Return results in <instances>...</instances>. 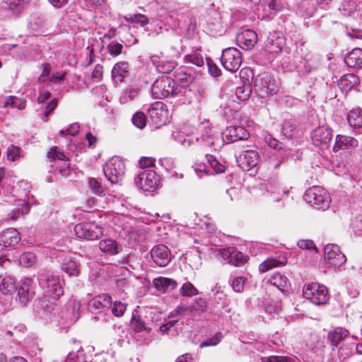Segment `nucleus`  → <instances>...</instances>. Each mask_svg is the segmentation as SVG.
Instances as JSON below:
<instances>
[{
  "instance_id": "nucleus-1",
  "label": "nucleus",
  "mask_w": 362,
  "mask_h": 362,
  "mask_svg": "<svg viewBox=\"0 0 362 362\" xmlns=\"http://www.w3.org/2000/svg\"><path fill=\"white\" fill-rule=\"evenodd\" d=\"M151 93L155 99L180 98L183 95V88L171 78L163 76L154 81Z\"/></svg>"
},
{
  "instance_id": "nucleus-2",
  "label": "nucleus",
  "mask_w": 362,
  "mask_h": 362,
  "mask_svg": "<svg viewBox=\"0 0 362 362\" xmlns=\"http://www.w3.org/2000/svg\"><path fill=\"white\" fill-rule=\"evenodd\" d=\"M39 284L43 290V294L46 296H53L54 299H59L64 293L59 279L57 276L48 270L41 269L38 273Z\"/></svg>"
},
{
  "instance_id": "nucleus-3",
  "label": "nucleus",
  "mask_w": 362,
  "mask_h": 362,
  "mask_svg": "<svg viewBox=\"0 0 362 362\" xmlns=\"http://www.w3.org/2000/svg\"><path fill=\"white\" fill-rule=\"evenodd\" d=\"M304 199L308 203L322 209L328 208L330 203L329 194L319 186L308 189L304 194Z\"/></svg>"
},
{
  "instance_id": "nucleus-4",
  "label": "nucleus",
  "mask_w": 362,
  "mask_h": 362,
  "mask_svg": "<svg viewBox=\"0 0 362 362\" xmlns=\"http://www.w3.org/2000/svg\"><path fill=\"white\" fill-rule=\"evenodd\" d=\"M305 298L315 305H325L329 298L328 289L324 285L312 283L305 286L303 290Z\"/></svg>"
},
{
  "instance_id": "nucleus-5",
  "label": "nucleus",
  "mask_w": 362,
  "mask_h": 362,
  "mask_svg": "<svg viewBox=\"0 0 362 362\" xmlns=\"http://www.w3.org/2000/svg\"><path fill=\"white\" fill-rule=\"evenodd\" d=\"M125 166L122 160L112 158L105 165L103 172L106 178L112 184L120 182L124 175Z\"/></svg>"
},
{
  "instance_id": "nucleus-6",
  "label": "nucleus",
  "mask_w": 362,
  "mask_h": 362,
  "mask_svg": "<svg viewBox=\"0 0 362 362\" xmlns=\"http://www.w3.org/2000/svg\"><path fill=\"white\" fill-rule=\"evenodd\" d=\"M16 300L23 306H25L35 296V284L33 279L25 278L20 281L16 286Z\"/></svg>"
},
{
  "instance_id": "nucleus-7",
  "label": "nucleus",
  "mask_w": 362,
  "mask_h": 362,
  "mask_svg": "<svg viewBox=\"0 0 362 362\" xmlns=\"http://www.w3.org/2000/svg\"><path fill=\"white\" fill-rule=\"evenodd\" d=\"M159 182V176L152 170H143L134 180L136 187L146 192L154 190L158 186Z\"/></svg>"
},
{
  "instance_id": "nucleus-8",
  "label": "nucleus",
  "mask_w": 362,
  "mask_h": 362,
  "mask_svg": "<svg viewBox=\"0 0 362 362\" xmlns=\"http://www.w3.org/2000/svg\"><path fill=\"white\" fill-rule=\"evenodd\" d=\"M74 232L78 238L93 240L103 235V229L94 223H80L75 226Z\"/></svg>"
},
{
  "instance_id": "nucleus-9",
  "label": "nucleus",
  "mask_w": 362,
  "mask_h": 362,
  "mask_svg": "<svg viewBox=\"0 0 362 362\" xmlns=\"http://www.w3.org/2000/svg\"><path fill=\"white\" fill-rule=\"evenodd\" d=\"M254 90L260 98H264L269 95L275 94L278 90V87L272 81L271 76L268 74L264 73L255 80Z\"/></svg>"
},
{
  "instance_id": "nucleus-10",
  "label": "nucleus",
  "mask_w": 362,
  "mask_h": 362,
  "mask_svg": "<svg viewBox=\"0 0 362 362\" xmlns=\"http://www.w3.org/2000/svg\"><path fill=\"white\" fill-rule=\"evenodd\" d=\"M221 63L223 67L230 71H237L242 64L240 52L235 47H228L223 50Z\"/></svg>"
},
{
  "instance_id": "nucleus-11",
  "label": "nucleus",
  "mask_w": 362,
  "mask_h": 362,
  "mask_svg": "<svg viewBox=\"0 0 362 362\" xmlns=\"http://www.w3.org/2000/svg\"><path fill=\"white\" fill-rule=\"evenodd\" d=\"M148 115L152 124L156 128L165 125L169 117L167 107L162 102L153 103L148 109Z\"/></svg>"
},
{
  "instance_id": "nucleus-12",
  "label": "nucleus",
  "mask_w": 362,
  "mask_h": 362,
  "mask_svg": "<svg viewBox=\"0 0 362 362\" xmlns=\"http://www.w3.org/2000/svg\"><path fill=\"white\" fill-rule=\"evenodd\" d=\"M59 299H54L53 296H42L35 305V313L40 317L45 318L58 310L57 301Z\"/></svg>"
},
{
  "instance_id": "nucleus-13",
  "label": "nucleus",
  "mask_w": 362,
  "mask_h": 362,
  "mask_svg": "<svg viewBox=\"0 0 362 362\" xmlns=\"http://www.w3.org/2000/svg\"><path fill=\"white\" fill-rule=\"evenodd\" d=\"M311 137L315 146L321 148H326L329 146L332 139V129L327 126L319 127L313 131Z\"/></svg>"
},
{
  "instance_id": "nucleus-14",
  "label": "nucleus",
  "mask_w": 362,
  "mask_h": 362,
  "mask_svg": "<svg viewBox=\"0 0 362 362\" xmlns=\"http://www.w3.org/2000/svg\"><path fill=\"white\" fill-rule=\"evenodd\" d=\"M325 259L334 267L341 266L346 260V256L335 244H329L325 247Z\"/></svg>"
},
{
  "instance_id": "nucleus-15",
  "label": "nucleus",
  "mask_w": 362,
  "mask_h": 362,
  "mask_svg": "<svg viewBox=\"0 0 362 362\" xmlns=\"http://www.w3.org/2000/svg\"><path fill=\"white\" fill-rule=\"evenodd\" d=\"M285 45V38L280 32H271L264 42V47L267 52L272 54H278L281 52Z\"/></svg>"
},
{
  "instance_id": "nucleus-16",
  "label": "nucleus",
  "mask_w": 362,
  "mask_h": 362,
  "mask_svg": "<svg viewBox=\"0 0 362 362\" xmlns=\"http://www.w3.org/2000/svg\"><path fill=\"white\" fill-rule=\"evenodd\" d=\"M151 257L153 263L160 267L167 266L171 260L169 248L162 244L156 245L151 249Z\"/></svg>"
},
{
  "instance_id": "nucleus-17",
  "label": "nucleus",
  "mask_w": 362,
  "mask_h": 362,
  "mask_svg": "<svg viewBox=\"0 0 362 362\" xmlns=\"http://www.w3.org/2000/svg\"><path fill=\"white\" fill-rule=\"evenodd\" d=\"M112 298L107 293H101L93 298L88 304V310L93 313H103L111 307Z\"/></svg>"
},
{
  "instance_id": "nucleus-18",
  "label": "nucleus",
  "mask_w": 362,
  "mask_h": 362,
  "mask_svg": "<svg viewBox=\"0 0 362 362\" xmlns=\"http://www.w3.org/2000/svg\"><path fill=\"white\" fill-rule=\"evenodd\" d=\"M153 326V322L151 319L143 317L141 315H133L130 321V327L134 334L139 335L142 332L150 333Z\"/></svg>"
},
{
  "instance_id": "nucleus-19",
  "label": "nucleus",
  "mask_w": 362,
  "mask_h": 362,
  "mask_svg": "<svg viewBox=\"0 0 362 362\" xmlns=\"http://www.w3.org/2000/svg\"><path fill=\"white\" fill-rule=\"evenodd\" d=\"M259 160L258 153L255 151H244L237 158L239 167L243 171H249L255 167Z\"/></svg>"
},
{
  "instance_id": "nucleus-20",
  "label": "nucleus",
  "mask_w": 362,
  "mask_h": 362,
  "mask_svg": "<svg viewBox=\"0 0 362 362\" xmlns=\"http://www.w3.org/2000/svg\"><path fill=\"white\" fill-rule=\"evenodd\" d=\"M228 143H233L240 140L247 139L250 136L248 132L240 126H230L223 133Z\"/></svg>"
},
{
  "instance_id": "nucleus-21",
  "label": "nucleus",
  "mask_w": 362,
  "mask_h": 362,
  "mask_svg": "<svg viewBox=\"0 0 362 362\" xmlns=\"http://www.w3.org/2000/svg\"><path fill=\"white\" fill-rule=\"evenodd\" d=\"M236 40L242 49H250L257 42V35L252 30H245L237 35Z\"/></svg>"
},
{
  "instance_id": "nucleus-22",
  "label": "nucleus",
  "mask_w": 362,
  "mask_h": 362,
  "mask_svg": "<svg viewBox=\"0 0 362 362\" xmlns=\"http://www.w3.org/2000/svg\"><path fill=\"white\" fill-rule=\"evenodd\" d=\"M20 240V233L15 228H7L0 233V245L5 247L14 246Z\"/></svg>"
},
{
  "instance_id": "nucleus-23",
  "label": "nucleus",
  "mask_w": 362,
  "mask_h": 362,
  "mask_svg": "<svg viewBox=\"0 0 362 362\" xmlns=\"http://www.w3.org/2000/svg\"><path fill=\"white\" fill-rule=\"evenodd\" d=\"M160 56H164L163 52L160 53V55H153L151 57V61L153 64H156L157 71L163 74H168L171 73L177 66V62L173 59L158 61L157 59Z\"/></svg>"
},
{
  "instance_id": "nucleus-24",
  "label": "nucleus",
  "mask_w": 362,
  "mask_h": 362,
  "mask_svg": "<svg viewBox=\"0 0 362 362\" xmlns=\"http://www.w3.org/2000/svg\"><path fill=\"white\" fill-rule=\"evenodd\" d=\"M358 142L354 137L337 135L336 136L335 144L333 146V151L337 152L341 149H349L358 146Z\"/></svg>"
},
{
  "instance_id": "nucleus-25",
  "label": "nucleus",
  "mask_w": 362,
  "mask_h": 362,
  "mask_svg": "<svg viewBox=\"0 0 362 362\" xmlns=\"http://www.w3.org/2000/svg\"><path fill=\"white\" fill-rule=\"evenodd\" d=\"M100 250L103 253L110 255L118 254L122 250V247L116 240L112 238H105L98 243Z\"/></svg>"
},
{
  "instance_id": "nucleus-26",
  "label": "nucleus",
  "mask_w": 362,
  "mask_h": 362,
  "mask_svg": "<svg viewBox=\"0 0 362 362\" xmlns=\"http://www.w3.org/2000/svg\"><path fill=\"white\" fill-rule=\"evenodd\" d=\"M223 255L229 259V263L235 267H240L244 264L248 259V257L241 252H238L233 247H229L224 250Z\"/></svg>"
},
{
  "instance_id": "nucleus-27",
  "label": "nucleus",
  "mask_w": 362,
  "mask_h": 362,
  "mask_svg": "<svg viewBox=\"0 0 362 362\" xmlns=\"http://www.w3.org/2000/svg\"><path fill=\"white\" fill-rule=\"evenodd\" d=\"M349 126L358 133H362V109L357 108L351 110L347 115Z\"/></svg>"
},
{
  "instance_id": "nucleus-28",
  "label": "nucleus",
  "mask_w": 362,
  "mask_h": 362,
  "mask_svg": "<svg viewBox=\"0 0 362 362\" xmlns=\"http://www.w3.org/2000/svg\"><path fill=\"white\" fill-rule=\"evenodd\" d=\"M207 29L211 35H221L223 31V26L218 13L213 12L212 16L207 21Z\"/></svg>"
},
{
  "instance_id": "nucleus-29",
  "label": "nucleus",
  "mask_w": 362,
  "mask_h": 362,
  "mask_svg": "<svg viewBox=\"0 0 362 362\" xmlns=\"http://www.w3.org/2000/svg\"><path fill=\"white\" fill-rule=\"evenodd\" d=\"M2 10L11 12L12 15H18L24 8L23 0H3L0 4Z\"/></svg>"
},
{
  "instance_id": "nucleus-30",
  "label": "nucleus",
  "mask_w": 362,
  "mask_h": 362,
  "mask_svg": "<svg viewBox=\"0 0 362 362\" xmlns=\"http://www.w3.org/2000/svg\"><path fill=\"white\" fill-rule=\"evenodd\" d=\"M344 62L351 68L362 67V49H354L345 57Z\"/></svg>"
},
{
  "instance_id": "nucleus-31",
  "label": "nucleus",
  "mask_w": 362,
  "mask_h": 362,
  "mask_svg": "<svg viewBox=\"0 0 362 362\" xmlns=\"http://www.w3.org/2000/svg\"><path fill=\"white\" fill-rule=\"evenodd\" d=\"M177 282L171 279L165 277H158L153 280L155 288L163 292L173 291L177 287Z\"/></svg>"
},
{
  "instance_id": "nucleus-32",
  "label": "nucleus",
  "mask_w": 362,
  "mask_h": 362,
  "mask_svg": "<svg viewBox=\"0 0 362 362\" xmlns=\"http://www.w3.org/2000/svg\"><path fill=\"white\" fill-rule=\"evenodd\" d=\"M298 123L296 119L285 118L282 124L281 132L286 137H293L298 132Z\"/></svg>"
},
{
  "instance_id": "nucleus-33",
  "label": "nucleus",
  "mask_w": 362,
  "mask_h": 362,
  "mask_svg": "<svg viewBox=\"0 0 362 362\" xmlns=\"http://www.w3.org/2000/svg\"><path fill=\"white\" fill-rule=\"evenodd\" d=\"M286 262V257H281L279 259L268 258L259 264V270L260 272L264 273L274 267L285 265Z\"/></svg>"
},
{
  "instance_id": "nucleus-34",
  "label": "nucleus",
  "mask_w": 362,
  "mask_h": 362,
  "mask_svg": "<svg viewBox=\"0 0 362 362\" xmlns=\"http://www.w3.org/2000/svg\"><path fill=\"white\" fill-rule=\"evenodd\" d=\"M129 73V65L127 62L117 63L112 70V76L117 82H122Z\"/></svg>"
},
{
  "instance_id": "nucleus-35",
  "label": "nucleus",
  "mask_w": 362,
  "mask_h": 362,
  "mask_svg": "<svg viewBox=\"0 0 362 362\" xmlns=\"http://www.w3.org/2000/svg\"><path fill=\"white\" fill-rule=\"evenodd\" d=\"M16 288L15 280L6 273L0 274V291L4 294L11 293Z\"/></svg>"
},
{
  "instance_id": "nucleus-36",
  "label": "nucleus",
  "mask_w": 362,
  "mask_h": 362,
  "mask_svg": "<svg viewBox=\"0 0 362 362\" xmlns=\"http://www.w3.org/2000/svg\"><path fill=\"white\" fill-rule=\"evenodd\" d=\"M206 307V302L205 299L199 298L191 305L186 306V308H179L177 310H187L188 315L195 316L197 314L205 312Z\"/></svg>"
},
{
  "instance_id": "nucleus-37",
  "label": "nucleus",
  "mask_w": 362,
  "mask_h": 362,
  "mask_svg": "<svg viewBox=\"0 0 362 362\" xmlns=\"http://www.w3.org/2000/svg\"><path fill=\"white\" fill-rule=\"evenodd\" d=\"M61 269L69 276H78L79 272L76 262L69 257L61 259Z\"/></svg>"
},
{
  "instance_id": "nucleus-38",
  "label": "nucleus",
  "mask_w": 362,
  "mask_h": 362,
  "mask_svg": "<svg viewBox=\"0 0 362 362\" xmlns=\"http://www.w3.org/2000/svg\"><path fill=\"white\" fill-rule=\"evenodd\" d=\"M47 25L46 18L42 14L33 13L29 19V27L34 31H38L45 28Z\"/></svg>"
},
{
  "instance_id": "nucleus-39",
  "label": "nucleus",
  "mask_w": 362,
  "mask_h": 362,
  "mask_svg": "<svg viewBox=\"0 0 362 362\" xmlns=\"http://www.w3.org/2000/svg\"><path fill=\"white\" fill-rule=\"evenodd\" d=\"M349 334V332L342 327H337L328 334V339L332 346H337Z\"/></svg>"
},
{
  "instance_id": "nucleus-40",
  "label": "nucleus",
  "mask_w": 362,
  "mask_h": 362,
  "mask_svg": "<svg viewBox=\"0 0 362 362\" xmlns=\"http://www.w3.org/2000/svg\"><path fill=\"white\" fill-rule=\"evenodd\" d=\"M358 81V78L354 74H344L341 77L339 86L342 90L348 91L355 86Z\"/></svg>"
},
{
  "instance_id": "nucleus-41",
  "label": "nucleus",
  "mask_w": 362,
  "mask_h": 362,
  "mask_svg": "<svg viewBox=\"0 0 362 362\" xmlns=\"http://www.w3.org/2000/svg\"><path fill=\"white\" fill-rule=\"evenodd\" d=\"M270 282L272 285L276 286L279 290L284 291V288L287 287L289 281L285 275L277 272L272 276Z\"/></svg>"
},
{
  "instance_id": "nucleus-42",
  "label": "nucleus",
  "mask_w": 362,
  "mask_h": 362,
  "mask_svg": "<svg viewBox=\"0 0 362 362\" xmlns=\"http://www.w3.org/2000/svg\"><path fill=\"white\" fill-rule=\"evenodd\" d=\"M252 88L249 80H247V82L244 81L243 86H238L235 89V95L241 101L247 100L250 98Z\"/></svg>"
},
{
  "instance_id": "nucleus-43",
  "label": "nucleus",
  "mask_w": 362,
  "mask_h": 362,
  "mask_svg": "<svg viewBox=\"0 0 362 362\" xmlns=\"http://www.w3.org/2000/svg\"><path fill=\"white\" fill-rule=\"evenodd\" d=\"M47 157L49 161H54L56 160L69 161L67 156L57 146H52L47 152Z\"/></svg>"
},
{
  "instance_id": "nucleus-44",
  "label": "nucleus",
  "mask_w": 362,
  "mask_h": 362,
  "mask_svg": "<svg viewBox=\"0 0 362 362\" xmlns=\"http://www.w3.org/2000/svg\"><path fill=\"white\" fill-rule=\"evenodd\" d=\"M30 206L28 204H19L8 214V216L10 219L16 221L19 216L28 214Z\"/></svg>"
},
{
  "instance_id": "nucleus-45",
  "label": "nucleus",
  "mask_w": 362,
  "mask_h": 362,
  "mask_svg": "<svg viewBox=\"0 0 362 362\" xmlns=\"http://www.w3.org/2000/svg\"><path fill=\"white\" fill-rule=\"evenodd\" d=\"M184 61L186 63H191L199 67H201L204 64V60L202 55L197 52H194L192 54L186 55L184 57Z\"/></svg>"
},
{
  "instance_id": "nucleus-46",
  "label": "nucleus",
  "mask_w": 362,
  "mask_h": 362,
  "mask_svg": "<svg viewBox=\"0 0 362 362\" xmlns=\"http://www.w3.org/2000/svg\"><path fill=\"white\" fill-rule=\"evenodd\" d=\"M206 158L211 168H213L217 174L225 172L226 169V165L220 163L214 156L207 154L206 155Z\"/></svg>"
},
{
  "instance_id": "nucleus-47",
  "label": "nucleus",
  "mask_w": 362,
  "mask_h": 362,
  "mask_svg": "<svg viewBox=\"0 0 362 362\" xmlns=\"http://www.w3.org/2000/svg\"><path fill=\"white\" fill-rule=\"evenodd\" d=\"M339 11L344 16H354L356 13L355 3L352 2L351 4L349 1H344L339 7Z\"/></svg>"
},
{
  "instance_id": "nucleus-48",
  "label": "nucleus",
  "mask_w": 362,
  "mask_h": 362,
  "mask_svg": "<svg viewBox=\"0 0 362 362\" xmlns=\"http://www.w3.org/2000/svg\"><path fill=\"white\" fill-rule=\"evenodd\" d=\"M88 184L90 189L94 194L98 196L105 195L104 189L101 183L97 179L94 177L89 178Z\"/></svg>"
},
{
  "instance_id": "nucleus-49",
  "label": "nucleus",
  "mask_w": 362,
  "mask_h": 362,
  "mask_svg": "<svg viewBox=\"0 0 362 362\" xmlns=\"http://www.w3.org/2000/svg\"><path fill=\"white\" fill-rule=\"evenodd\" d=\"M175 77L181 83H191L193 80L192 76L187 73L183 67L179 68L175 71Z\"/></svg>"
},
{
  "instance_id": "nucleus-50",
  "label": "nucleus",
  "mask_w": 362,
  "mask_h": 362,
  "mask_svg": "<svg viewBox=\"0 0 362 362\" xmlns=\"http://www.w3.org/2000/svg\"><path fill=\"white\" fill-rule=\"evenodd\" d=\"M132 121L133 124L140 129H144L146 124V117L142 112H136L133 115Z\"/></svg>"
},
{
  "instance_id": "nucleus-51",
  "label": "nucleus",
  "mask_w": 362,
  "mask_h": 362,
  "mask_svg": "<svg viewBox=\"0 0 362 362\" xmlns=\"http://www.w3.org/2000/svg\"><path fill=\"white\" fill-rule=\"evenodd\" d=\"M284 158L280 153H274L269 156L268 159V168L271 169H278L284 162Z\"/></svg>"
},
{
  "instance_id": "nucleus-52",
  "label": "nucleus",
  "mask_w": 362,
  "mask_h": 362,
  "mask_svg": "<svg viewBox=\"0 0 362 362\" xmlns=\"http://www.w3.org/2000/svg\"><path fill=\"white\" fill-rule=\"evenodd\" d=\"M180 294L183 296H192L198 294V290L193 284L187 281L185 283L180 289Z\"/></svg>"
},
{
  "instance_id": "nucleus-53",
  "label": "nucleus",
  "mask_w": 362,
  "mask_h": 362,
  "mask_svg": "<svg viewBox=\"0 0 362 362\" xmlns=\"http://www.w3.org/2000/svg\"><path fill=\"white\" fill-rule=\"evenodd\" d=\"M351 227L356 235H362V214L355 216L351 219Z\"/></svg>"
},
{
  "instance_id": "nucleus-54",
  "label": "nucleus",
  "mask_w": 362,
  "mask_h": 362,
  "mask_svg": "<svg viewBox=\"0 0 362 362\" xmlns=\"http://www.w3.org/2000/svg\"><path fill=\"white\" fill-rule=\"evenodd\" d=\"M332 0H305L302 2V6H306L310 4L313 5V8L308 11V16H313L316 10L315 7L314 6L315 3L318 4L319 5L322 6H327L328 5Z\"/></svg>"
},
{
  "instance_id": "nucleus-55",
  "label": "nucleus",
  "mask_w": 362,
  "mask_h": 362,
  "mask_svg": "<svg viewBox=\"0 0 362 362\" xmlns=\"http://www.w3.org/2000/svg\"><path fill=\"white\" fill-rule=\"evenodd\" d=\"M126 19L127 21L131 23H139L141 26H145L148 23V19L147 17L140 13L133 15L130 14L128 18L126 17Z\"/></svg>"
},
{
  "instance_id": "nucleus-56",
  "label": "nucleus",
  "mask_w": 362,
  "mask_h": 362,
  "mask_svg": "<svg viewBox=\"0 0 362 362\" xmlns=\"http://www.w3.org/2000/svg\"><path fill=\"white\" fill-rule=\"evenodd\" d=\"M192 168L199 177H202L204 175H209L211 174L209 170H208L206 165L204 163L196 162Z\"/></svg>"
},
{
  "instance_id": "nucleus-57",
  "label": "nucleus",
  "mask_w": 362,
  "mask_h": 362,
  "mask_svg": "<svg viewBox=\"0 0 362 362\" xmlns=\"http://www.w3.org/2000/svg\"><path fill=\"white\" fill-rule=\"evenodd\" d=\"M230 281L234 291L240 293L243 291L245 285V279L243 277H233L230 279Z\"/></svg>"
},
{
  "instance_id": "nucleus-58",
  "label": "nucleus",
  "mask_w": 362,
  "mask_h": 362,
  "mask_svg": "<svg viewBox=\"0 0 362 362\" xmlns=\"http://www.w3.org/2000/svg\"><path fill=\"white\" fill-rule=\"evenodd\" d=\"M126 309L125 303H122L120 301H115L112 306V313L115 317H121L124 314Z\"/></svg>"
},
{
  "instance_id": "nucleus-59",
  "label": "nucleus",
  "mask_w": 362,
  "mask_h": 362,
  "mask_svg": "<svg viewBox=\"0 0 362 362\" xmlns=\"http://www.w3.org/2000/svg\"><path fill=\"white\" fill-rule=\"evenodd\" d=\"M265 142L274 150H283L284 148V144L272 137V135H268L265 137Z\"/></svg>"
},
{
  "instance_id": "nucleus-60",
  "label": "nucleus",
  "mask_w": 362,
  "mask_h": 362,
  "mask_svg": "<svg viewBox=\"0 0 362 362\" xmlns=\"http://www.w3.org/2000/svg\"><path fill=\"white\" fill-rule=\"evenodd\" d=\"M20 262L25 267H30L35 262V255L32 252H24L20 257Z\"/></svg>"
},
{
  "instance_id": "nucleus-61",
  "label": "nucleus",
  "mask_w": 362,
  "mask_h": 362,
  "mask_svg": "<svg viewBox=\"0 0 362 362\" xmlns=\"http://www.w3.org/2000/svg\"><path fill=\"white\" fill-rule=\"evenodd\" d=\"M223 338V335L221 332L216 333L214 336H213L211 338L205 340L204 341L202 342L200 344V347H206L209 346H216L217 345Z\"/></svg>"
},
{
  "instance_id": "nucleus-62",
  "label": "nucleus",
  "mask_w": 362,
  "mask_h": 362,
  "mask_svg": "<svg viewBox=\"0 0 362 362\" xmlns=\"http://www.w3.org/2000/svg\"><path fill=\"white\" fill-rule=\"evenodd\" d=\"M223 338V335L221 332L216 333L214 336H213L211 338L205 340L204 341L202 342L200 344V347H206L209 346H216L217 345Z\"/></svg>"
},
{
  "instance_id": "nucleus-63",
  "label": "nucleus",
  "mask_w": 362,
  "mask_h": 362,
  "mask_svg": "<svg viewBox=\"0 0 362 362\" xmlns=\"http://www.w3.org/2000/svg\"><path fill=\"white\" fill-rule=\"evenodd\" d=\"M123 46L119 42H112L107 47V51L112 56H117L122 53Z\"/></svg>"
},
{
  "instance_id": "nucleus-64",
  "label": "nucleus",
  "mask_w": 362,
  "mask_h": 362,
  "mask_svg": "<svg viewBox=\"0 0 362 362\" xmlns=\"http://www.w3.org/2000/svg\"><path fill=\"white\" fill-rule=\"evenodd\" d=\"M65 362H90L86 360V357L83 353L78 351V354L75 356L74 354L70 353L66 360Z\"/></svg>"
}]
</instances>
